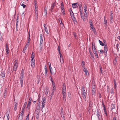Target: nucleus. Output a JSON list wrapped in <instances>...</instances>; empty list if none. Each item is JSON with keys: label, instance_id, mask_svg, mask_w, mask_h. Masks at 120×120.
I'll return each instance as SVG.
<instances>
[{"label": "nucleus", "instance_id": "1", "mask_svg": "<svg viewBox=\"0 0 120 120\" xmlns=\"http://www.w3.org/2000/svg\"><path fill=\"white\" fill-rule=\"evenodd\" d=\"M24 74V70H22L20 75V82L21 84V87H23V76Z\"/></svg>", "mask_w": 120, "mask_h": 120}, {"label": "nucleus", "instance_id": "2", "mask_svg": "<svg viewBox=\"0 0 120 120\" xmlns=\"http://www.w3.org/2000/svg\"><path fill=\"white\" fill-rule=\"evenodd\" d=\"M70 15L72 18V20L74 22H77L76 21V19L75 18L74 15L72 11L71 10L70 11Z\"/></svg>", "mask_w": 120, "mask_h": 120}, {"label": "nucleus", "instance_id": "3", "mask_svg": "<svg viewBox=\"0 0 120 120\" xmlns=\"http://www.w3.org/2000/svg\"><path fill=\"white\" fill-rule=\"evenodd\" d=\"M17 62L18 61L16 60H15L14 62V64L13 69L14 71H16V69L18 67V64L17 63Z\"/></svg>", "mask_w": 120, "mask_h": 120}, {"label": "nucleus", "instance_id": "4", "mask_svg": "<svg viewBox=\"0 0 120 120\" xmlns=\"http://www.w3.org/2000/svg\"><path fill=\"white\" fill-rule=\"evenodd\" d=\"M45 100L46 98H44L41 101L42 102L41 107L42 109L45 107Z\"/></svg>", "mask_w": 120, "mask_h": 120}, {"label": "nucleus", "instance_id": "5", "mask_svg": "<svg viewBox=\"0 0 120 120\" xmlns=\"http://www.w3.org/2000/svg\"><path fill=\"white\" fill-rule=\"evenodd\" d=\"M31 63L32 67L34 68L35 66V60L34 59H31Z\"/></svg>", "mask_w": 120, "mask_h": 120}, {"label": "nucleus", "instance_id": "6", "mask_svg": "<svg viewBox=\"0 0 120 120\" xmlns=\"http://www.w3.org/2000/svg\"><path fill=\"white\" fill-rule=\"evenodd\" d=\"M43 36L42 34H40V43L41 44H42L43 43Z\"/></svg>", "mask_w": 120, "mask_h": 120}, {"label": "nucleus", "instance_id": "7", "mask_svg": "<svg viewBox=\"0 0 120 120\" xmlns=\"http://www.w3.org/2000/svg\"><path fill=\"white\" fill-rule=\"evenodd\" d=\"M83 69V71L85 72V74L87 76H88L89 73L87 69L86 68H85Z\"/></svg>", "mask_w": 120, "mask_h": 120}, {"label": "nucleus", "instance_id": "8", "mask_svg": "<svg viewBox=\"0 0 120 120\" xmlns=\"http://www.w3.org/2000/svg\"><path fill=\"white\" fill-rule=\"evenodd\" d=\"M82 97L84 100L86 101V96L87 95V94L86 93H82Z\"/></svg>", "mask_w": 120, "mask_h": 120}, {"label": "nucleus", "instance_id": "9", "mask_svg": "<svg viewBox=\"0 0 120 120\" xmlns=\"http://www.w3.org/2000/svg\"><path fill=\"white\" fill-rule=\"evenodd\" d=\"M66 90V87L65 86H64V85L63 84V86L62 88V94L63 95L65 94V92Z\"/></svg>", "mask_w": 120, "mask_h": 120}, {"label": "nucleus", "instance_id": "10", "mask_svg": "<svg viewBox=\"0 0 120 120\" xmlns=\"http://www.w3.org/2000/svg\"><path fill=\"white\" fill-rule=\"evenodd\" d=\"M91 93L93 95V96H94L95 95V94L96 93L95 89L94 88H93V89H91Z\"/></svg>", "mask_w": 120, "mask_h": 120}, {"label": "nucleus", "instance_id": "11", "mask_svg": "<svg viewBox=\"0 0 120 120\" xmlns=\"http://www.w3.org/2000/svg\"><path fill=\"white\" fill-rule=\"evenodd\" d=\"M56 5V4L54 2L51 5V8L50 9L51 11V12H52L53 11V9L54 8V7Z\"/></svg>", "mask_w": 120, "mask_h": 120}, {"label": "nucleus", "instance_id": "12", "mask_svg": "<svg viewBox=\"0 0 120 120\" xmlns=\"http://www.w3.org/2000/svg\"><path fill=\"white\" fill-rule=\"evenodd\" d=\"M77 3H76L73 4H72V7L73 8H77L78 7V6L77 5Z\"/></svg>", "mask_w": 120, "mask_h": 120}, {"label": "nucleus", "instance_id": "13", "mask_svg": "<svg viewBox=\"0 0 120 120\" xmlns=\"http://www.w3.org/2000/svg\"><path fill=\"white\" fill-rule=\"evenodd\" d=\"M6 53L7 54H8L9 53V50L7 44H6Z\"/></svg>", "mask_w": 120, "mask_h": 120}, {"label": "nucleus", "instance_id": "14", "mask_svg": "<svg viewBox=\"0 0 120 120\" xmlns=\"http://www.w3.org/2000/svg\"><path fill=\"white\" fill-rule=\"evenodd\" d=\"M40 102H38L37 103L36 108L37 109H40Z\"/></svg>", "mask_w": 120, "mask_h": 120}, {"label": "nucleus", "instance_id": "15", "mask_svg": "<svg viewBox=\"0 0 120 120\" xmlns=\"http://www.w3.org/2000/svg\"><path fill=\"white\" fill-rule=\"evenodd\" d=\"M45 24H44V30L46 32V33L47 34H49V33L48 32V29L46 27H45Z\"/></svg>", "mask_w": 120, "mask_h": 120}, {"label": "nucleus", "instance_id": "16", "mask_svg": "<svg viewBox=\"0 0 120 120\" xmlns=\"http://www.w3.org/2000/svg\"><path fill=\"white\" fill-rule=\"evenodd\" d=\"M97 115L99 119V117H100V111L98 110H97Z\"/></svg>", "mask_w": 120, "mask_h": 120}, {"label": "nucleus", "instance_id": "17", "mask_svg": "<svg viewBox=\"0 0 120 120\" xmlns=\"http://www.w3.org/2000/svg\"><path fill=\"white\" fill-rule=\"evenodd\" d=\"M81 65L82 69L86 68L85 67V63L84 61H82Z\"/></svg>", "mask_w": 120, "mask_h": 120}, {"label": "nucleus", "instance_id": "18", "mask_svg": "<svg viewBox=\"0 0 120 120\" xmlns=\"http://www.w3.org/2000/svg\"><path fill=\"white\" fill-rule=\"evenodd\" d=\"M104 24L106 26H107V20L105 19V16L104 17Z\"/></svg>", "mask_w": 120, "mask_h": 120}, {"label": "nucleus", "instance_id": "19", "mask_svg": "<svg viewBox=\"0 0 120 120\" xmlns=\"http://www.w3.org/2000/svg\"><path fill=\"white\" fill-rule=\"evenodd\" d=\"M17 102H15L14 104V108L15 111L17 109Z\"/></svg>", "mask_w": 120, "mask_h": 120}, {"label": "nucleus", "instance_id": "20", "mask_svg": "<svg viewBox=\"0 0 120 120\" xmlns=\"http://www.w3.org/2000/svg\"><path fill=\"white\" fill-rule=\"evenodd\" d=\"M23 117V115H19L18 117V120H22Z\"/></svg>", "mask_w": 120, "mask_h": 120}, {"label": "nucleus", "instance_id": "21", "mask_svg": "<svg viewBox=\"0 0 120 120\" xmlns=\"http://www.w3.org/2000/svg\"><path fill=\"white\" fill-rule=\"evenodd\" d=\"M85 86H83L82 87V88L81 89L82 93H86L85 91Z\"/></svg>", "mask_w": 120, "mask_h": 120}, {"label": "nucleus", "instance_id": "22", "mask_svg": "<svg viewBox=\"0 0 120 120\" xmlns=\"http://www.w3.org/2000/svg\"><path fill=\"white\" fill-rule=\"evenodd\" d=\"M60 61L61 63H64L63 59L62 56H60Z\"/></svg>", "mask_w": 120, "mask_h": 120}, {"label": "nucleus", "instance_id": "23", "mask_svg": "<svg viewBox=\"0 0 120 120\" xmlns=\"http://www.w3.org/2000/svg\"><path fill=\"white\" fill-rule=\"evenodd\" d=\"M92 103L91 101H90L89 102V109H91V107L92 106Z\"/></svg>", "mask_w": 120, "mask_h": 120}, {"label": "nucleus", "instance_id": "24", "mask_svg": "<svg viewBox=\"0 0 120 120\" xmlns=\"http://www.w3.org/2000/svg\"><path fill=\"white\" fill-rule=\"evenodd\" d=\"M0 75L3 77H5V75L4 74V71L2 72L1 73Z\"/></svg>", "mask_w": 120, "mask_h": 120}, {"label": "nucleus", "instance_id": "25", "mask_svg": "<svg viewBox=\"0 0 120 120\" xmlns=\"http://www.w3.org/2000/svg\"><path fill=\"white\" fill-rule=\"evenodd\" d=\"M9 112L8 111L5 115V116H6L7 118H9L10 117L9 116Z\"/></svg>", "mask_w": 120, "mask_h": 120}, {"label": "nucleus", "instance_id": "26", "mask_svg": "<svg viewBox=\"0 0 120 120\" xmlns=\"http://www.w3.org/2000/svg\"><path fill=\"white\" fill-rule=\"evenodd\" d=\"M90 24V26L91 28V29L92 28L94 27L93 24L91 22H89Z\"/></svg>", "mask_w": 120, "mask_h": 120}, {"label": "nucleus", "instance_id": "27", "mask_svg": "<svg viewBox=\"0 0 120 120\" xmlns=\"http://www.w3.org/2000/svg\"><path fill=\"white\" fill-rule=\"evenodd\" d=\"M29 44H28L27 43L26 44L25 46V47L23 49V51H25L26 50V48L29 46Z\"/></svg>", "mask_w": 120, "mask_h": 120}, {"label": "nucleus", "instance_id": "28", "mask_svg": "<svg viewBox=\"0 0 120 120\" xmlns=\"http://www.w3.org/2000/svg\"><path fill=\"white\" fill-rule=\"evenodd\" d=\"M104 51L106 52V53L108 51V49L107 48V46L106 45H105L104 46Z\"/></svg>", "mask_w": 120, "mask_h": 120}, {"label": "nucleus", "instance_id": "29", "mask_svg": "<svg viewBox=\"0 0 120 120\" xmlns=\"http://www.w3.org/2000/svg\"><path fill=\"white\" fill-rule=\"evenodd\" d=\"M113 19V15H112V14H110V19L111 21V22L112 21V19Z\"/></svg>", "mask_w": 120, "mask_h": 120}, {"label": "nucleus", "instance_id": "30", "mask_svg": "<svg viewBox=\"0 0 120 120\" xmlns=\"http://www.w3.org/2000/svg\"><path fill=\"white\" fill-rule=\"evenodd\" d=\"M26 104H27V102H25V103L24 105L23 106V107L22 109L24 110V109L25 108L26 106Z\"/></svg>", "mask_w": 120, "mask_h": 120}, {"label": "nucleus", "instance_id": "31", "mask_svg": "<svg viewBox=\"0 0 120 120\" xmlns=\"http://www.w3.org/2000/svg\"><path fill=\"white\" fill-rule=\"evenodd\" d=\"M30 41V34L29 33V36L28 37V39H27V43H29Z\"/></svg>", "mask_w": 120, "mask_h": 120}, {"label": "nucleus", "instance_id": "32", "mask_svg": "<svg viewBox=\"0 0 120 120\" xmlns=\"http://www.w3.org/2000/svg\"><path fill=\"white\" fill-rule=\"evenodd\" d=\"M81 18L84 21H85L86 20V18L84 17V15L82 16L81 17Z\"/></svg>", "mask_w": 120, "mask_h": 120}, {"label": "nucleus", "instance_id": "33", "mask_svg": "<svg viewBox=\"0 0 120 120\" xmlns=\"http://www.w3.org/2000/svg\"><path fill=\"white\" fill-rule=\"evenodd\" d=\"M94 53L95 56H96L97 58H98V54L97 52L96 51H93Z\"/></svg>", "mask_w": 120, "mask_h": 120}, {"label": "nucleus", "instance_id": "34", "mask_svg": "<svg viewBox=\"0 0 120 120\" xmlns=\"http://www.w3.org/2000/svg\"><path fill=\"white\" fill-rule=\"evenodd\" d=\"M30 104H29L28 103L27 105L26 108V109H30Z\"/></svg>", "mask_w": 120, "mask_h": 120}, {"label": "nucleus", "instance_id": "35", "mask_svg": "<svg viewBox=\"0 0 120 120\" xmlns=\"http://www.w3.org/2000/svg\"><path fill=\"white\" fill-rule=\"evenodd\" d=\"M24 112V110L22 109V111L20 112L19 115H22L23 116Z\"/></svg>", "mask_w": 120, "mask_h": 120}, {"label": "nucleus", "instance_id": "36", "mask_svg": "<svg viewBox=\"0 0 120 120\" xmlns=\"http://www.w3.org/2000/svg\"><path fill=\"white\" fill-rule=\"evenodd\" d=\"M92 49L93 51H96V48L95 47V46L93 44H92Z\"/></svg>", "mask_w": 120, "mask_h": 120}, {"label": "nucleus", "instance_id": "37", "mask_svg": "<svg viewBox=\"0 0 120 120\" xmlns=\"http://www.w3.org/2000/svg\"><path fill=\"white\" fill-rule=\"evenodd\" d=\"M61 9L62 10H63L64 8V6L63 2L61 3Z\"/></svg>", "mask_w": 120, "mask_h": 120}, {"label": "nucleus", "instance_id": "38", "mask_svg": "<svg viewBox=\"0 0 120 120\" xmlns=\"http://www.w3.org/2000/svg\"><path fill=\"white\" fill-rule=\"evenodd\" d=\"M84 12H85V13L86 12V11H87V7H86V5H85V6L84 7Z\"/></svg>", "mask_w": 120, "mask_h": 120}, {"label": "nucleus", "instance_id": "39", "mask_svg": "<svg viewBox=\"0 0 120 120\" xmlns=\"http://www.w3.org/2000/svg\"><path fill=\"white\" fill-rule=\"evenodd\" d=\"M99 41L100 44L102 45V46H104V43L101 41H100V40H99Z\"/></svg>", "mask_w": 120, "mask_h": 120}, {"label": "nucleus", "instance_id": "40", "mask_svg": "<svg viewBox=\"0 0 120 120\" xmlns=\"http://www.w3.org/2000/svg\"><path fill=\"white\" fill-rule=\"evenodd\" d=\"M80 16H81V17L82 16H83V13H82V10H80Z\"/></svg>", "mask_w": 120, "mask_h": 120}, {"label": "nucleus", "instance_id": "41", "mask_svg": "<svg viewBox=\"0 0 120 120\" xmlns=\"http://www.w3.org/2000/svg\"><path fill=\"white\" fill-rule=\"evenodd\" d=\"M84 15L85 17L86 18V19L87 18L88 16L86 12L84 14Z\"/></svg>", "mask_w": 120, "mask_h": 120}, {"label": "nucleus", "instance_id": "42", "mask_svg": "<svg viewBox=\"0 0 120 120\" xmlns=\"http://www.w3.org/2000/svg\"><path fill=\"white\" fill-rule=\"evenodd\" d=\"M6 94L7 91L6 90H5V91L4 92V98L6 96Z\"/></svg>", "mask_w": 120, "mask_h": 120}, {"label": "nucleus", "instance_id": "43", "mask_svg": "<svg viewBox=\"0 0 120 120\" xmlns=\"http://www.w3.org/2000/svg\"><path fill=\"white\" fill-rule=\"evenodd\" d=\"M116 84L115 81H114V88H116Z\"/></svg>", "mask_w": 120, "mask_h": 120}, {"label": "nucleus", "instance_id": "44", "mask_svg": "<svg viewBox=\"0 0 120 120\" xmlns=\"http://www.w3.org/2000/svg\"><path fill=\"white\" fill-rule=\"evenodd\" d=\"M95 85L94 83H93L92 85V88L91 89L94 88L95 89Z\"/></svg>", "mask_w": 120, "mask_h": 120}, {"label": "nucleus", "instance_id": "45", "mask_svg": "<svg viewBox=\"0 0 120 120\" xmlns=\"http://www.w3.org/2000/svg\"><path fill=\"white\" fill-rule=\"evenodd\" d=\"M115 106L114 105H112V106L111 107V110H112L113 109H114L115 108Z\"/></svg>", "mask_w": 120, "mask_h": 120}, {"label": "nucleus", "instance_id": "46", "mask_svg": "<svg viewBox=\"0 0 120 120\" xmlns=\"http://www.w3.org/2000/svg\"><path fill=\"white\" fill-rule=\"evenodd\" d=\"M34 53L33 52H32V53L31 54V58H32V59H34Z\"/></svg>", "mask_w": 120, "mask_h": 120}, {"label": "nucleus", "instance_id": "47", "mask_svg": "<svg viewBox=\"0 0 120 120\" xmlns=\"http://www.w3.org/2000/svg\"><path fill=\"white\" fill-rule=\"evenodd\" d=\"M49 67L50 70V72L52 74H53V73L52 71V68L51 67V66H49Z\"/></svg>", "mask_w": 120, "mask_h": 120}, {"label": "nucleus", "instance_id": "48", "mask_svg": "<svg viewBox=\"0 0 120 120\" xmlns=\"http://www.w3.org/2000/svg\"><path fill=\"white\" fill-rule=\"evenodd\" d=\"M73 34L74 36V37H75V38H76L77 36L76 35V33L75 32H74L73 33Z\"/></svg>", "mask_w": 120, "mask_h": 120}, {"label": "nucleus", "instance_id": "49", "mask_svg": "<svg viewBox=\"0 0 120 120\" xmlns=\"http://www.w3.org/2000/svg\"><path fill=\"white\" fill-rule=\"evenodd\" d=\"M20 4L21 6H23V8H24L26 6V5L24 4H21V3Z\"/></svg>", "mask_w": 120, "mask_h": 120}, {"label": "nucleus", "instance_id": "50", "mask_svg": "<svg viewBox=\"0 0 120 120\" xmlns=\"http://www.w3.org/2000/svg\"><path fill=\"white\" fill-rule=\"evenodd\" d=\"M68 97L69 98H70L71 97V94L70 93H68Z\"/></svg>", "mask_w": 120, "mask_h": 120}, {"label": "nucleus", "instance_id": "51", "mask_svg": "<svg viewBox=\"0 0 120 120\" xmlns=\"http://www.w3.org/2000/svg\"><path fill=\"white\" fill-rule=\"evenodd\" d=\"M60 113L61 114H62L63 113V108H61V109Z\"/></svg>", "mask_w": 120, "mask_h": 120}, {"label": "nucleus", "instance_id": "52", "mask_svg": "<svg viewBox=\"0 0 120 120\" xmlns=\"http://www.w3.org/2000/svg\"><path fill=\"white\" fill-rule=\"evenodd\" d=\"M79 11H80V10H81V8H82V6L80 4L79 5Z\"/></svg>", "mask_w": 120, "mask_h": 120}, {"label": "nucleus", "instance_id": "53", "mask_svg": "<svg viewBox=\"0 0 120 120\" xmlns=\"http://www.w3.org/2000/svg\"><path fill=\"white\" fill-rule=\"evenodd\" d=\"M32 101V98H30L29 99V101L28 102V103L30 104Z\"/></svg>", "mask_w": 120, "mask_h": 120}, {"label": "nucleus", "instance_id": "54", "mask_svg": "<svg viewBox=\"0 0 120 120\" xmlns=\"http://www.w3.org/2000/svg\"><path fill=\"white\" fill-rule=\"evenodd\" d=\"M44 12H45V13L46 14H47V11H46V7H45L44 8Z\"/></svg>", "mask_w": 120, "mask_h": 120}, {"label": "nucleus", "instance_id": "55", "mask_svg": "<svg viewBox=\"0 0 120 120\" xmlns=\"http://www.w3.org/2000/svg\"><path fill=\"white\" fill-rule=\"evenodd\" d=\"M10 68H8V70L7 71V73L8 74L9 73H10Z\"/></svg>", "mask_w": 120, "mask_h": 120}, {"label": "nucleus", "instance_id": "56", "mask_svg": "<svg viewBox=\"0 0 120 120\" xmlns=\"http://www.w3.org/2000/svg\"><path fill=\"white\" fill-rule=\"evenodd\" d=\"M89 52H90V55L92 57L93 55V53L91 52L90 51V50H89Z\"/></svg>", "mask_w": 120, "mask_h": 120}, {"label": "nucleus", "instance_id": "57", "mask_svg": "<svg viewBox=\"0 0 120 120\" xmlns=\"http://www.w3.org/2000/svg\"><path fill=\"white\" fill-rule=\"evenodd\" d=\"M18 21H17L16 22V26L17 27V28H18Z\"/></svg>", "mask_w": 120, "mask_h": 120}, {"label": "nucleus", "instance_id": "58", "mask_svg": "<svg viewBox=\"0 0 120 120\" xmlns=\"http://www.w3.org/2000/svg\"><path fill=\"white\" fill-rule=\"evenodd\" d=\"M111 93H113V88H112L111 90Z\"/></svg>", "mask_w": 120, "mask_h": 120}, {"label": "nucleus", "instance_id": "59", "mask_svg": "<svg viewBox=\"0 0 120 120\" xmlns=\"http://www.w3.org/2000/svg\"><path fill=\"white\" fill-rule=\"evenodd\" d=\"M29 115H28L26 117L25 120H29L28 118Z\"/></svg>", "mask_w": 120, "mask_h": 120}, {"label": "nucleus", "instance_id": "60", "mask_svg": "<svg viewBox=\"0 0 120 120\" xmlns=\"http://www.w3.org/2000/svg\"><path fill=\"white\" fill-rule=\"evenodd\" d=\"M42 44H40V49H42Z\"/></svg>", "mask_w": 120, "mask_h": 120}, {"label": "nucleus", "instance_id": "61", "mask_svg": "<svg viewBox=\"0 0 120 120\" xmlns=\"http://www.w3.org/2000/svg\"><path fill=\"white\" fill-rule=\"evenodd\" d=\"M36 118L37 119H38L39 118V115H38V114H37V115H36Z\"/></svg>", "mask_w": 120, "mask_h": 120}, {"label": "nucleus", "instance_id": "62", "mask_svg": "<svg viewBox=\"0 0 120 120\" xmlns=\"http://www.w3.org/2000/svg\"><path fill=\"white\" fill-rule=\"evenodd\" d=\"M45 76L47 75V70H45Z\"/></svg>", "mask_w": 120, "mask_h": 120}, {"label": "nucleus", "instance_id": "63", "mask_svg": "<svg viewBox=\"0 0 120 120\" xmlns=\"http://www.w3.org/2000/svg\"><path fill=\"white\" fill-rule=\"evenodd\" d=\"M52 84L53 87L54 88V86L55 83L53 81H52Z\"/></svg>", "mask_w": 120, "mask_h": 120}, {"label": "nucleus", "instance_id": "64", "mask_svg": "<svg viewBox=\"0 0 120 120\" xmlns=\"http://www.w3.org/2000/svg\"><path fill=\"white\" fill-rule=\"evenodd\" d=\"M36 19H37L38 18V13H37V14H35Z\"/></svg>", "mask_w": 120, "mask_h": 120}]
</instances>
